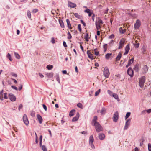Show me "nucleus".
Here are the masks:
<instances>
[{"instance_id":"nucleus-33","label":"nucleus","mask_w":151,"mask_h":151,"mask_svg":"<svg viewBox=\"0 0 151 151\" xmlns=\"http://www.w3.org/2000/svg\"><path fill=\"white\" fill-rule=\"evenodd\" d=\"M46 68L48 70H51L53 68V66L52 65H48L47 66Z\"/></svg>"},{"instance_id":"nucleus-7","label":"nucleus","mask_w":151,"mask_h":151,"mask_svg":"<svg viewBox=\"0 0 151 151\" xmlns=\"http://www.w3.org/2000/svg\"><path fill=\"white\" fill-rule=\"evenodd\" d=\"M141 24L140 21L139 19H137L136 22L134 24V27L136 29H138L140 27Z\"/></svg>"},{"instance_id":"nucleus-17","label":"nucleus","mask_w":151,"mask_h":151,"mask_svg":"<svg viewBox=\"0 0 151 151\" xmlns=\"http://www.w3.org/2000/svg\"><path fill=\"white\" fill-rule=\"evenodd\" d=\"M97 117L96 116H95L94 117L93 119L92 120V124H96L99 123V122L97 121Z\"/></svg>"},{"instance_id":"nucleus-12","label":"nucleus","mask_w":151,"mask_h":151,"mask_svg":"<svg viewBox=\"0 0 151 151\" xmlns=\"http://www.w3.org/2000/svg\"><path fill=\"white\" fill-rule=\"evenodd\" d=\"M37 117L39 121V123L42 124V122L43 119L41 116L39 114H37Z\"/></svg>"},{"instance_id":"nucleus-13","label":"nucleus","mask_w":151,"mask_h":151,"mask_svg":"<svg viewBox=\"0 0 151 151\" xmlns=\"http://www.w3.org/2000/svg\"><path fill=\"white\" fill-rule=\"evenodd\" d=\"M148 71V67L147 65H144L142 69V73L144 74L146 73Z\"/></svg>"},{"instance_id":"nucleus-43","label":"nucleus","mask_w":151,"mask_h":151,"mask_svg":"<svg viewBox=\"0 0 151 151\" xmlns=\"http://www.w3.org/2000/svg\"><path fill=\"white\" fill-rule=\"evenodd\" d=\"M42 149L43 151H47V150L46 146L43 145L42 146Z\"/></svg>"},{"instance_id":"nucleus-44","label":"nucleus","mask_w":151,"mask_h":151,"mask_svg":"<svg viewBox=\"0 0 151 151\" xmlns=\"http://www.w3.org/2000/svg\"><path fill=\"white\" fill-rule=\"evenodd\" d=\"M47 76L49 78H51L53 76V73H51L48 74Z\"/></svg>"},{"instance_id":"nucleus-1","label":"nucleus","mask_w":151,"mask_h":151,"mask_svg":"<svg viewBox=\"0 0 151 151\" xmlns=\"http://www.w3.org/2000/svg\"><path fill=\"white\" fill-rule=\"evenodd\" d=\"M92 125L95 126L96 131L97 132H99L101 131H103V128L102 127L101 125L99 123L95 124H92Z\"/></svg>"},{"instance_id":"nucleus-31","label":"nucleus","mask_w":151,"mask_h":151,"mask_svg":"<svg viewBox=\"0 0 151 151\" xmlns=\"http://www.w3.org/2000/svg\"><path fill=\"white\" fill-rule=\"evenodd\" d=\"M119 32L120 33L124 34L125 32V31L121 27L119 29Z\"/></svg>"},{"instance_id":"nucleus-63","label":"nucleus","mask_w":151,"mask_h":151,"mask_svg":"<svg viewBox=\"0 0 151 151\" xmlns=\"http://www.w3.org/2000/svg\"><path fill=\"white\" fill-rule=\"evenodd\" d=\"M22 86H23L22 85V84H20V86L19 87V88H18V89L19 91H20L22 89Z\"/></svg>"},{"instance_id":"nucleus-34","label":"nucleus","mask_w":151,"mask_h":151,"mask_svg":"<svg viewBox=\"0 0 151 151\" xmlns=\"http://www.w3.org/2000/svg\"><path fill=\"white\" fill-rule=\"evenodd\" d=\"M6 57L7 58L9 59L10 61H12V60L11 58V56L9 53H8L6 55Z\"/></svg>"},{"instance_id":"nucleus-23","label":"nucleus","mask_w":151,"mask_h":151,"mask_svg":"<svg viewBox=\"0 0 151 151\" xmlns=\"http://www.w3.org/2000/svg\"><path fill=\"white\" fill-rule=\"evenodd\" d=\"M69 6L72 8H74L76 6V4L70 2L69 4Z\"/></svg>"},{"instance_id":"nucleus-59","label":"nucleus","mask_w":151,"mask_h":151,"mask_svg":"<svg viewBox=\"0 0 151 151\" xmlns=\"http://www.w3.org/2000/svg\"><path fill=\"white\" fill-rule=\"evenodd\" d=\"M23 107V105L22 104H20L19 106V107H18V109L19 110V111L20 110V109L22 108Z\"/></svg>"},{"instance_id":"nucleus-45","label":"nucleus","mask_w":151,"mask_h":151,"mask_svg":"<svg viewBox=\"0 0 151 151\" xmlns=\"http://www.w3.org/2000/svg\"><path fill=\"white\" fill-rule=\"evenodd\" d=\"M74 15L75 16L78 18H80V16L78 14V13H75L74 14Z\"/></svg>"},{"instance_id":"nucleus-62","label":"nucleus","mask_w":151,"mask_h":151,"mask_svg":"<svg viewBox=\"0 0 151 151\" xmlns=\"http://www.w3.org/2000/svg\"><path fill=\"white\" fill-rule=\"evenodd\" d=\"M51 42L53 44L55 43V40L54 38L52 37V38Z\"/></svg>"},{"instance_id":"nucleus-39","label":"nucleus","mask_w":151,"mask_h":151,"mask_svg":"<svg viewBox=\"0 0 151 151\" xmlns=\"http://www.w3.org/2000/svg\"><path fill=\"white\" fill-rule=\"evenodd\" d=\"M68 36L67 37V38L68 39H70L72 38V36L71 35V34L70 32H68Z\"/></svg>"},{"instance_id":"nucleus-11","label":"nucleus","mask_w":151,"mask_h":151,"mask_svg":"<svg viewBox=\"0 0 151 151\" xmlns=\"http://www.w3.org/2000/svg\"><path fill=\"white\" fill-rule=\"evenodd\" d=\"M125 42V40L124 39L122 38L121 40L119 42V46L118 47V49H121L124 45Z\"/></svg>"},{"instance_id":"nucleus-28","label":"nucleus","mask_w":151,"mask_h":151,"mask_svg":"<svg viewBox=\"0 0 151 151\" xmlns=\"http://www.w3.org/2000/svg\"><path fill=\"white\" fill-rule=\"evenodd\" d=\"M97 50L96 48L94 50V53L96 56H99V52L97 51Z\"/></svg>"},{"instance_id":"nucleus-22","label":"nucleus","mask_w":151,"mask_h":151,"mask_svg":"<svg viewBox=\"0 0 151 151\" xmlns=\"http://www.w3.org/2000/svg\"><path fill=\"white\" fill-rule=\"evenodd\" d=\"M56 79L57 81L60 84V78L59 76V75L58 73H57L55 75Z\"/></svg>"},{"instance_id":"nucleus-55","label":"nucleus","mask_w":151,"mask_h":151,"mask_svg":"<svg viewBox=\"0 0 151 151\" xmlns=\"http://www.w3.org/2000/svg\"><path fill=\"white\" fill-rule=\"evenodd\" d=\"M94 92L92 90L89 92V95L90 96L92 95Z\"/></svg>"},{"instance_id":"nucleus-35","label":"nucleus","mask_w":151,"mask_h":151,"mask_svg":"<svg viewBox=\"0 0 151 151\" xmlns=\"http://www.w3.org/2000/svg\"><path fill=\"white\" fill-rule=\"evenodd\" d=\"M27 14L28 17L29 18H30L31 17V15L30 11L29 10H28L27 11Z\"/></svg>"},{"instance_id":"nucleus-20","label":"nucleus","mask_w":151,"mask_h":151,"mask_svg":"<svg viewBox=\"0 0 151 151\" xmlns=\"http://www.w3.org/2000/svg\"><path fill=\"white\" fill-rule=\"evenodd\" d=\"M130 124V123L129 122H127V121H126L125 123V125L124 127V130H127L128 128L129 125Z\"/></svg>"},{"instance_id":"nucleus-30","label":"nucleus","mask_w":151,"mask_h":151,"mask_svg":"<svg viewBox=\"0 0 151 151\" xmlns=\"http://www.w3.org/2000/svg\"><path fill=\"white\" fill-rule=\"evenodd\" d=\"M134 70L136 72L139 71V66L138 65H135L133 68Z\"/></svg>"},{"instance_id":"nucleus-56","label":"nucleus","mask_w":151,"mask_h":151,"mask_svg":"<svg viewBox=\"0 0 151 151\" xmlns=\"http://www.w3.org/2000/svg\"><path fill=\"white\" fill-rule=\"evenodd\" d=\"M114 37V34H112L109 37V39H112Z\"/></svg>"},{"instance_id":"nucleus-18","label":"nucleus","mask_w":151,"mask_h":151,"mask_svg":"<svg viewBox=\"0 0 151 151\" xmlns=\"http://www.w3.org/2000/svg\"><path fill=\"white\" fill-rule=\"evenodd\" d=\"M66 21L67 23L68 27L70 29H72V28L71 26V24L69 19H66Z\"/></svg>"},{"instance_id":"nucleus-25","label":"nucleus","mask_w":151,"mask_h":151,"mask_svg":"<svg viewBox=\"0 0 151 151\" xmlns=\"http://www.w3.org/2000/svg\"><path fill=\"white\" fill-rule=\"evenodd\" d=\"M112 96L115 99H118V101H119V99L118 95L116 94L115 93H113Z\"/></svg>"},{"instance_id":"nucleus-29","label":"nucleus","mask_w":151,"mask_h":151,"mask_svg":"<svg viewBox=\"0 0 151 151\" xmlns=\"http://www.w3.org/2000/svg\"><path fill=\"white\" fill-rule=\"evenodd\" d=\"M134 60V58L133 57L131 59L129 60L128 64L130 65L131 63H133Z\"/></svg>"},{"instance_id":"nucleus-49","label":"nucleus","mask_w":151,"mask_h":151,"mask_svg":"<svg viewBox=\"0 0 151 151\" xmlns=\"http://www.w3.org/2000/svg\"><path fill=\"white\" fill-rule=\"evenodd\" d=\"M149 151H151V144L149 143L148 145Z\"/></svg>"},{"instance_id":"nucleus-52","label":"nucleus","mask_w":151,"mask_h":151,"mask_svg":"<svg viewBox=\"0 0 151 151\" xmlns=\"http://www.w3.org/2000/svg\"><path fill=\"white\" fill-rule=\"evenodd\" d=\"M11 74L12 76L15 77H16L17 76V74H15L13 72L11 73Z\"/></svg>"},{"instance_id":"nucleus-46","label":"nucleus","mask_w":151,"mask_h":151,"mask_svg":"<svg viewBox=\"0 0 151 151\" xmlns=\"http://www.w3.org/2000/svg\"><path fill=\"white\" fill-rule=\"evenodd\" d=\"M131 15L133 18H136L137 17V15L136 14H131Z\"/></svg>"},{"instance_id":"nucleus-32","label":"nucleus","mask_w":151,"mask_h":151,"mask_svg":"<svg viewBox=\"0 0 151 151\" xmlns=\"http://www.w3.org/2000/svg\"><path fill=\"white\" fill-rule=\"evenodd\" d=\"M130 49V47H129V44H128L127 46H126L125 48V51H127V52H129V50Z\"/></svg>"},{"instance_id":"nucleus-53","label":"nucleus","mask_w":151,"mask_h":151,"mask_svg":"<svg viewBox=\"0 0 151 151\" xmlns=\"http://www.w3.org/2000/svg\"><path fill=\"white\" fill-rule=\"evenodd\" d=\"M4 95V98L5 99H7L8 98V97L7 96V93H4L3 94Z\"/></svg>"},{"instance_id":"nucleus-51","label":"nucleus","mask_w":151,"mask_h":151,"mask_svg":"<svg viewBox=\"0 0 151 151\" xmlns=\"http://www.w3.org/2000/svg\"><path fill=\"white\" fill-rule=\"evenodd\" d=\"M91 11V10L90 9H87L85 10H84V12L85 13H89V12H90V11Z\"/></svg>"},{"instance_id":"nucleus-42","label":"nucleus","mask_w":151,"mask_h":151,"mask_svg":"<svg viewBox=\"0 0 151 151\" xmlns=\"http://www.w3.org/2000/svg\"><path fill=\"white\" fill-rule=\"evenodd\" d=\"M38 11V10L37 9H33L32 11V13H35L37 12Z\"/></svg>"},{"instance_id":"nucleus-8","label":"nucleus","mask_w":151,"mask_h":151,"mask_svg":"<svg viewBox=\"0 0 151 151\" xmlns=\"http://www.w3.org/2000/svg\"><path fill=\"white\" fill-rule=\"evenodd\" d=\"M23 122L26 126H28L29 124V122L28 120L27 117L26 115L24 114L23 117Z\"/></svg>"},{"instance_id":"nucleus-21","label":"nucleus","mask_w":151,"mask_h":151,"mask_svg":"<svg viewBox=\"0 0 151 151\" xmlns=\"http://www.w3.org/2000/svg\"><path fill=\"white\" fill-rule=\"evenodd\" d=\"M103 21L99 18L98 19V21H96L95 22L96 24L99 25H100L101 24H103Z\"/></svg>"},{"instance_id":"nucleus-38","label":"nucleus","mask_w":151,"mask_h":151,"mask_svg":"<svg viewBox=\"0 0 151 151\" xmlns=\"http://www.w3.org/2000/svg\"><path fill=\"white\" fill-rule=\"evenodd\" d=\"M77 106L81 109H82L83 108V105L81 103H78L77 104Z\"/></svg>"},{"instance_id":"nucleus-54","label":"nucleus","mask_w":151,"mask_h":151,"mask_svg":"<svg viewBox=\"0 0 151 151\" xmlns=\"http://www.w3.org/2000/svg\"><path fill=\"white\" fill-rule=\"evenodd\" d=\"M42 106H43V107L44 109L45 110V111H47V106H46V105L44 104H43Z\"/></svg>"},{"instance_id":"nucleus-4","label":"nucleus","mask_w":151,"mask_h":151,"mask_svg":"<svg viewBox=\"0 0 151 151\" xmlns=\"http://www.w3.org/2000/svg\"><path fill=\"white\" fill-rule=\"evenodd\" d=\"M94 139L93 135H91L89 137V144L91 147L93 149H95V146L93 143Z\"/></svg>"},{"instance_id":"nucleus-16","label":"nucleus","mask_w":151,"mask_h":151,"mask_svg":"<svg viewBox=\"0 0 151 151\" xmlns=\"http://www.w3.org/2000/svg\"><path fill=\"white\" fill-rule=\"evenodd\" d=\"M87 54L89 58L92 60L94 59L93 57V55L91 54V53L88 50L87 51Z\"/></svg>"},{"instance_id":"nucleus-40","label":"nucleus","mask_w":151,"mask_h":151,"mask_svg":"<svg viewBox=\"0 0 151 151\" xmlns=\"http://www.w3.org/2000/svg\"><path fill=\"white\" fill-rule=\"evenodd\" d=\"M100 89H99L98 90H97L96 91V92L95 93V96H97L99 94L100 92Z\"/></svg>"},{"instance_id":"nucleus-50","label":"nucleus","mask_w":151,"mask_h":151,"mask_svg":"<svg viewBox=\"0 0 151 151\" xmlns=\"http://www.w3.org/2000/svg\"><path fill=\"white\" fill-rule=\"evenodd\" d=\"M134 46L135 47V48H138L139 46V43H138L137 44H135L134 45Z\"/></svg>"},{"instance_id":"nucleus-26","label":"nucleus","mask_w":151,"mask_h":151,"mask_svg":"<svg viewBox=\"0 0 151 151\" xmlns=\"http://www.w3.org/2000/svg\"><path fill=\"white\" fill-rule=\"evenodd\" d=\"M75 111V110L73 109L71 110L70 112L69 115L70 116H72L74 115V113Z\"/></svg>"},{"instance_id":"nucleus-64","label":"nucleus","mask_w":151,"mask_h":151,"mask_svg":"<svg viewBox=\"0 0 151 151\" xmlns=\"http://www.w3.org/2000/svg\"><path fill=\"white\" fill-rule=\"evenodd\" d=\"M146 112H147V111H146V110H143V111H142L141 113H142V114H146Z\"/></svg>"},{"instance_id":"nucleus-58","label":"nucleus","mask_w":151,"mask_h":151,"mask_svg":"<svg viewBox=\"0 0 151 151\" xmlns=\"http://www.w3.org/2000/svg\"><path fill=\"white\" fill-rule=\"evenodd\" d=\"M63 45L65 47H66L67 46L66 42L64 41L63 42Z\"/></svg>"},{"instance_id":"nucleus-36","label":"nucleus","mask_w":151,"mask_h":151,"mask_svg":"<svg viewBox=\"0 0 151 151\" xmlns=\"http://www.w3.org/2000/svg\"><path fill=\"white\" fill-rule=\"evenodd\" d=\"M14 55L15 57L17 59H19L20 58V56L17 53L15 52L14 53Z\"/></svg>"},{"instance_id":"nucleus-37","label":"nucleus","mask_w":151,"mask_h":151,"mask_svg":"<svg viewBox=\"0 0 151 151\" xmlns=\"http://www.w3.org/2000/svg\"><path fill=\"white\" fill-rule=\"evenodd\" d=\"M131 114V113L130 112H128L126 114L125 117V118L126 119L128 118Z\"/></svg>"},{"instance_id":"nucleus-27","label":"nucleus","mask_w":151,"mask_h":151,"mask_svg":"<svg viewBox=\"0 0 151 151\" xmlns=\"http://www.w3.org/2000/svg\"><path fill=\"white\" fill-rule=\"evenodd\" d=\"M112 55L111 53H107L105 55V58L106 59H109L111 56Z\"/></svg>"},{"instance_id":"nucleus-41","label":"nucleus","mask_w":151,"mask_h":151,"mask_svg":"<svg viewBox=\"0 0 151 151\" xmlns=\"http://www.w3.org/2000/svg\"><path fill=\"white\" fill-rule=\"evenodd\" d=\"M103 47L104 49V52H105L107 50V44H105L104 45Z\"/></svg>"},{"instance_id":"nucleus-9","label":"nucleus","mask_w":151,"mask_h":151,"mask_svg":"<svg viewBox=\"0 0 151 151\" xmlns=\"http://www.w3.org/2000/svg\"><path fill=\"white\" fill-rule=\"evenodd\" d=\"M97 112L98 113L100 112L101 115H104L106 113V109L104 107H102L101 109V111L98 110Z\"/></svg>"},{"instance_id":"nucleus-10","label":"nucleus","mask_w":151,"mask_h":151,"mask_svg":"<svg viewBox=\"0 0 151 151\" xmlns=\"http://www.w3.org/2000/svg\"><path fill=\"white\" fill-rule=\"evenodd\" d=\"M9 98L12 101H16V97L12 93H9Z\"/></svg>"},{"instance_id":"nucleus-60","label":"nucleus","mask_w":151,"mask_h":151,"mask_svg":"<svg viewBox=\"0 0 151 151\" xmlns=\"http://www.w3.org/2000/svg\"><path fill=\"white\" fill-rule=\"evenodd\" d=\"M107 92H108V93L110 95H111V94H112L113 93V92L112 91H110V90H108L107 91Z\"/></svg>"},{"instance_id":"nucleus-14","label":"nucleus","mask_w":151,"mask_h":151,"mask_svg":"<svg viewBox=\"0 0 151 151\" xmlns=\"http://www.w3.org/2000/svg\"><path fill=\"white\" fill-rule=\"evenodd\" d=\"M99 138L100 140H103L105 138V135L103 133H99Z\"/></svg>"},{"instance_id":"nucleus-6","label":"nucleus","mask_w":151,"mask_h":151,"mask_svg":"<svg viewBox=\"0 0 151 151\" xmlns=\"http://www.w3.org/2000/svg\"><path fill=\"white\" fill-rule=\"evenodd\" d=\"M128 74L131 77H132L134 75V71L131 67H129L127 71Z\"/></svg>"},{"instance_id":"nucleus-24","label":"nucleus","mask_w":151,"mask_h":151,"mask_svg":"<svg viewBox=\"0 0 151 151\" xmlns=\"http://www.w3.org/2000/svg\"><path fill=\"white\" fill-rule=\"evenodd\" d=\"M59 22L61 27L62 28H64V25L63 21L61 20H59Z\"/></svg>"},{"instance_id":"nucleus-3","label":"nucleus","mask_w":151,"mask_h":151,"mask_svg":"<svg viewBox=\"0 0 151 151\" xmlns=\"http://www.w3.org/2000/svg\"><path fill=\"white\" fill-rule=\"evenodd\" d=\"M145 80V78L144 76H142L139 79V84L140 87L142 88L144 85Z\"/></svg>"},{"instance_id":"nucleus-19","label":"nucleus","mask_w":151,"mask_h":151,"mask_svg":"<svg viewBox=\"0 0 151 151\" xmlns=\"http://www.w3.org/2000/svg\"><path fill=\"white\" fill-rule=\"evenodd\" d=\"M122 56V55L121 54V53H120V52L118 54V55L116 57V61H119L120 60V59L121 58Z\"/></svg>"},{"instance_id":"nucleus-2","label":"nucleus","mask_w":151,"mask_h":151,"mask_svg":"<svg viewBox=\"0 0 151 151\" xmlns=\"http://www.w3.org/2000/svg\"><path fill=\"white\" fill-rule=\"evenodd\" d=\"M103 75L106 78H108L110 75V72L108 67H105L103 70Z\"/></svg>"},{"instance_id":"nucleus-61","label":"nucleus","mask_w":151,"mask_h":151,"mask_svg":"<svg viewBox=\"0 0 151 151\" xmlns=\"http://www.w3.org/2000/svg\"><path fill=\"white\" fill-rule=\"evenodd\" d=\"M81 22L82 24H83V26H85V27L86 26V23L83 20H81Z\"/></svg>"},{"instance_id":"nucleus-15","label":"nucleus","mask_w":151,"mask_h":151,"mask_svg":"<svg viewBox=\"0 0 151 151\" xmlns=\"http://www.w3.org/2000/svg\"><path fill=\"white\" fill-rule=\"evenodd\" d=\"M79 117V114L78 112H77L76 116L74 117L72 119V121L75 122L77 121Z\"/></svg>"},{"instance_id":"nucleus-48","label":"nucleus","mask_w":151,"mask_h":151,"mask_svg":"<svg viewBox=\"0 0 151 151\" xmlns=\"http://www.w3.org/2000/svg\"><path fill=\"white\" fill-rule=\"evenodd\" d=\"M78 29L80 32H81L82 30L81 26V24H79L78 25Z\"/></svg>"},{"instance_id":"nucleus-47","label":"nucleus","mask_w":151,"mask_h":151,"mask_svg":"<svg viewBox=\"0 0 151 151\" xmlns=\"http://www.w3.org/2000/svg\"><path fill=\"white\" fill-rule=\"evenodd\" d=\"M96 28L97 30H99L101 28L100 25L97 24H95Z\"/></svg>"},{"instance_id":"nucleus-57","label":"nucleus","mask_w":151,"mask_h":151,"mask_svg":"<svg viewBox=\"0 0 151 151\" xmlns=\"http://www.w3.org/2000/svg\"><path fill=\"white\" fill-rule=\"evenodd\" d=\"M11 87L13 89H14L16 90H18V88H17L15 86H13V85H12L11 86Z\"/></svg>"},{"instance_id":"nucleus-5","label":"nucleus","mask_w":151,"mask_h":151,"mask_svg":"<svg viewBox=\"0 0 151 151\" xmlns=\"http://www.w3.org/2000/svg\"><path fill=\"white\" fill-rule=\"evenodd\" d=\"M114 122H116L119 119V112L118 111H116L114 114L112 118Z\"/></svg>"}]
</instances>
